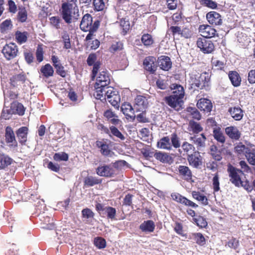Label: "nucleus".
<instances>
[{"instance_id":"obj_1","label":"nucleus","mask_w":255,"mask_h":255,"mask_svg":"<svg viewBox=\"0 0 255 255\" xmlns=\"http://www.w3.org/2000/svg\"><path fill=\"white\" fill-rule=\"evenodd\" d=\"M101 65H94L92 70V77L97 76L95 84L96 91L94 94L96 98H100V94L104 90V87L108 86L110 82L107 70L101 67Z\"/></svg>"},{"instance_id":"obj_2","label":"nucleus","mask_w":255,"mask_h":255,"mask_svg":"<svg viewBox=\"0 0 255 255\" xmlns=\"http://www.w3.org/2000/svg\"><path fill=\"white\" fill-rule=\"evenodd\" d=\"M77 0H68L61 6V15L65 22L70 24L78 19L79 10L77 4Z\"/></svg>"},{"instance_id":"obj_3","label":"nucleus","mask_w":255,"mask_h":255,"mask_svg":"<svg viewBox=\"0 0 255 255\" xmlns=\"http://www.w3.org/2000/svg\"><path fill=\"white\" fill-rule=\"evenodd\" d=\"M92 17L87 13L84 15L81 20L80 27L81 29L84 31H89L88 34L86 37V40H93L95 36V32L99 27V21H95L93 24Z\"/></svg>"},{"instance_id":"obj_4","label":"nucleus","mask_w":255,"mask_h":255,"mask_svg":"<svg viewBox=\"0 0 255 255\" xmlns=\"http://www.w3.org/2000/svg\"><path fill=\"white\" fill-rule=\"evenodd\" d=\"M227 171L230 178V181L236 186L240 187L241 181L240 174H243V171L231 165L228 166Z\"/></svg>"},{"instance_id":"obj_5","label":"nucleus","mask_w":255,"mask_h":255,"mask_svg":"<svg viewBox=\"0 0 255 255\" xmlns=\"http://www.w3.org/2000/svg\"><path fill=\"white\" fill-rule=\"evenodd\" d=\"M17 52V46L13 43L5 45L2 49V53L8 60L14 58L16 56Z\"/></svg>"},{"instance_id":"obj_6","label":"nucleus","mask_w":255,"mask_h":255,"mask_svg":"<svg viewBox=\"0 0 255 255\" xmlns=\"http://www.w3.org/2000/svg\"><path fill=\"white\" fill-rule=\"evenodd\" d=\"M96 173L102 177H111L115 174L114 169L111 165L100 164L96 169Z\"/></svg>"},{"instance_id":"obj_7","label":"nucleus","mask_w":255,"mask_h":255,"mask_svg":"<svg viewBox=\"0 0 255 255\" xmlns=\"http://www.w3.org/2000/svg\"><path fill=\"white\" fill-rule=\"evenodd\" d=\"M197 45L204 53H210L213 51L214 48L213 43L210 40H207L204 38H198Z\"/></svg>"},{"instance_id":"obj_8","label":"nucleus","mask_w":255,"mask_h":255,"mask_svg":"<svg viewBox=\"0 0 255 255\" xmlns=\"http://www.w3.org/2000/svg\"><path fill=\"white\" fill-rule=\"evenodd\" d=\"M165 102L172 108L176 110H179L183 103L182 99L176 97L174 95H171L169 96L165 97Z\"/></svg>"},{"instance_id":"obj_9","label":"nucleus","mask_w":255,"mask_h":255,"mask_svg":"<svg viewBox=\"0 0 255 255\" xmlns=\"http://www.w3.org/2000/svg\"><path fill=\"white\" fill-rule=\"evenodd\" d=\"M147 101L144 97L139 95L134 100V109L136 112H144L147 107Z\"/></svg>"},{"instance_id":"obj_10","label":"nucleus","mask_w":255,"mask_h":255,"mask_svg":"<svg viewBox=\"0 0 255 255\" xmlns=\"http://www.w3.org/2000/svg\"><path fill=\"white\" fill-rule=\"evenodd\" d=\"M199 31L202 36L208 38L214 37L216 33V30L208 25H200L199 27Z\"/></svg>"},{"instance_id":"obj_11","label":"nucleus","mask_w":255,"mask_h":255,"mask_svg":"<svg viewBox=\"0 0 255 255\" xmlns=\"http://www.w3.org/2000/svg\"><path fill=\"white\" fill-rule=\"evenodd\" d=\"M206 18L208 22L215 25H220L222 23L221 15L216 11H210L206 14Z\"/></svg>"},{"instance_id":"obj_12","label":"nucleus","mask_w":255,"mask_h":255,"mask_svg":"<svg viewBox=\"0 0 255 255\" xmlns=\"http://www.w3.org/2000/svg\"><path fill=\"white\" fill-rule=\"evenodd\" d=\"M154 157L163 163L171 164L174 161L173 158L168 153L161 151L156 152L154 154Z\"/></svg>"},{"instance_id":"obj_13","label":"nucleus","mask_w":255,"mask_h":255,"mask_svg":"<svg viewBox=\"0 0 255 255\" xmlns=\"http://www.w3.org/2000/svg\"><path fill=\"white\" fill-rule=\"evenodd\" d=\"M104 115L107 118L108 121L112 124L115 126L121 125L122 121L119 119L118 116L112 110H107L104 112Z\"/></svg>"},{"instance_id":"obj_14","label":"nucleus","mask_w":255,"mask_h":255,"mask_svg":"<svg viewBox=\"0 0 255 255\" xmlns=\"http://www.w3.org/2000/svg\"><path fill=\"white\" fill-rule=\"evenodd\" d=\"M225 132L230 138L235 140H238L241 136V131L236 127H227L225 128Z\"/></svg>"},{"instance_id":"obj_15","label":"nucleus","mask_w":255,"mask_h":255,"mask_svg":"<svg viewBox=\"0 0 255 255\" xmlns=\"http://www.w3.org/2000/svg\"><path fill=\"white\" fill-rule=\"evenodd\" d=\"M197 106L201 111L210 112L212 109V104L210 100L202 98L197 103Z\"/></svg>"},{"instance_id":"obj_16","label":"nucleus","mask_w":255,"mask_h":255,"mask_svg":"<svg viewBox=\"0 0 255 255\" xmlns=\"http://www.w3.org/2000/svg\"><path fill=\"white\" fill-rule=\"evenodd\" d=\"M187 160L189 165L195 168H198L202 163L201 156L198 155V154L196 153L188 155L187 156Z\"/></svg>"},{"instance_id":"obj_17","label":"nucleus","mask_w":255,"mask_h":255,"mask_svg":"<svg viewBox=\"0 0 255 255\" xmlns=\"http://www.w3.org/2000/svg\"><path fill=\"white\" fill-rule=\"evenodd\" d=\"M97 146L101 148V152L102 154L105 156L112 157L114 152L109 149V146L106 141H97L96 142Z\"/></svg>"},{"instance_id":"obj_18","label":"nucleus","mask_w":255,"mask_h":255,"mask_svg":"<svg viewBox=\"0 0 255 255\" xmlns=\"http://www.w3.org/2000/svg\"><path fill=\"white\" fill-rule=\"evenodd\" d=\"M5 137L6 142L9 144V146H16L17 142L14 132L12 128L9 127H7L5 129Z\"/></svg>"},{"instance_id":"obj_19","label":"nucleus","mask_w":255,"mask_h":255,"mask_svg":"<svg viewBox=\"0 0 255 255\" xmlns=\"http://www.w3.org/2000/svg\"><path fill=\"white\" fill-rule=\"evenodd\" d=\"M158 148L170 150L172 147L169 136H164L161 138L157 143Z\"/></svg>"},{"instance_id":"obj_20","label":"nucleus","mask_w":255,"mask_h":255,"mask_svg":"<svg viewBox=\"0 0 255 255\" xmlns=\"http://www.w3.org/2000/svg\"><path fill=\"white\" fill-rule=\"evenodd\" d=\"M121 110L123 114L128 117L134 120L135 118L134 111L135 109L133 108L129 104L125 103L123 104L121 107Z\"/></svg>"},{"instance_id":"obj_21","label":"nucleus","mask_w":255,"mask_h":255,"mask_svg":"<svg viewBox=\"0 0 255 255\" xmlns=\"http://www.w3.org/2000/svg\"><path fill=\"white\" fill-rule=\"evenodd\" d=\"M178 171L179 175L184 179L189 180L191 179L192 172L188 166L179 165L178 167Z\"/></svg>"},{"instance_id":"obj_22","label":"nucleus","mask_w":255,"mask_h":255,"mask_svg":"<svg viewBox=\"0 0 255 255\" xmlns=\"http://www.w3.org/2000/svg\"><path fill=\"white\" fill-rule=\"evenodd\" d=\"M170 89L172 91V95H174L182 99L183 98L185 92L182 86L177 84H173L171 85Z\"/></svg>"},{"instance_id":"obj_23","label":"nucleus","mask_w":255,"mask_h":255,"mask_svg":"<svg viewBox=\"0 0 255 255\" xmlns=\"http://www.w3.org/2000/svg\"><path fill=\"white\" fill-rule=\"evenodd\" d=\"M206 138L203 133L200 135L191 136L190 140L192 141L193 142L196 144L198 148L203 147L205 145V140Z\"/></svg>"},{"instance_id":"obj_24","label":"nucleus","mask_w":255,"mask_h":255,"mask_svg":"<svg viewBox=\"0 0 255 255\" xmlns=\"http://www.w3.org/2000/svg\"><path fill=\"white\" fill-rule=\"evenodd\" d=\"M117 91L114 90L113 87L111 86H105L104 87V90L102 91V93H100V98H96L97 99L101 100L103 101L104 100H107L109 97L112 96V95L115 93Z\"/></svg>"},{"instance_id":"obj_25","label":"nucleus","mask_w":255,"mask_h":255,"mask_svg":"<svg viewBox=\"0 0 255 255\" xmlns=\"http://www.w3.org/2000/svg\"><path fill=\"white\" fill-rule=\"evenodd\" d=\"M28 128L23 127L19 128L16 132L18 140L21 144H24L27 140Z\"/></svg>"},{"instance_id":"obj_26","label":"nucleus","mask_w":255,"mask_h":255,"mask_svg":"<svg viewBox=\"0 0 255 255\" xmlns=\"http://www.w3.org/2000/svg\"><path fill=\"white\" fill-rule=\"evenodd\" d=\"M54 73V70L51 65H44L40 69V77L48 78L52 76Z\"/></svg>"},{"instance_id":"obj_27","label":"nucleus","mask_w":255,"mask_h":255,"mask_svg":"<svg viewBox=\"0 0 255 255\" xmlns=\"http://www.w3.org/2000/svg\"><path fill=\"white\" fill-rule=\"evenodd\" d=\"M229 112L235 120H241L243 117V110L239 107L230 108Z\"/></svg>"},{"instance_id":"obj_28","label":"nucleus","mask_w":255,"mask_h":255,"mask_svg":"<svg viewBox=\"0 0 255 255\" xmlns=\"http://www.w3.org/2000/svg\"><path fill=\"white\" fill-rule=\"evenodd\" d=\"M155 228L154 222L151 220L143 222L140 224L139 229L144 232H152Z\"/></svg>"},{"instance_id":"obj_29","label":"nucleus","mask_w":255,"mask_h":255,"mask_svg":"<svg viewBox=\"0 0 255 255\" xmlns=\"http://www.w3.org/2000/svg\"><path fill=\"white\" fill-rule=\"evenodd\" d=\"M26 77L24 74H18L13 76L10 78L11 84L13 86L20 85L24 83Z\"/></svg>"},{"instance_id":"obj_30","label":"nucleus","mask_w":255,"mask_h":255,"mask_svg":"<svg viewBox=\"0 0 255 255\" xmlns=\"http://www.w3.org/2000/svg\"><path fill=\"white\" fill-rule=\"evenodd\" d=\"M229 78L235 87L239 86L241 84V79L239 74L236 71H231L229 74Z\"/></svg>"},{"instance_id":"obj_31","label":"nucleus","mask_w":255,"mask_h":255,"mask_svg":"<svg viewBox=\"0 0 255 255\" xmlns=\"http://www.w3.org/2000/svg\"><path fill=\"white\" fill-rule=\"evenodd\" d=\"M107 101L114 107L118 109L120 105L121 98L117 91L115 92L112 96L108 98Z\"/></svg>"},{"instance_id":"obj_32","label":"nucleus","mask_w":255,"mask_h":255,"mask_svg":"<svg viewBox=\"0 0 255 255\" xmlns=\"http://www.w3.org/2000/svg\"><path fill=\"white\" fill-rule=\"evenodd\" d=\"M209 79L207 78L206 74L202 75L198 80H197L195 83V85L200 89H203V88L208 86V82Z\"/></svg>"},{"instance_id":"obj_33","label":"nucleus","mask_w":255,"mask_h":255,"mask_svg":"<svg viewBox=\"0 0 255 255\" xmlns=\"http://www.w3.org/2000/svg\"><path fill=\"white\" fill-rule=\"evenodd\" d=\"M84 184L87 186H93L101 183V180L97 178L96 177L88 176L84 179Z\"/></svg>"},{"instance_id":"obj_34","label":"nucleus","mask_w":255,"mask_h":255,"mask_svg":"<svg viewBox=\"0 0 255 255\" xmlns=\"http://www.w3.org/2000/svg\"><path fill=\"white\" fill-rule=\"evenodd\" d=\"M192 195L195 199L201 202L203 205H207L208 204L207 197L205 196L200 194L199 192L193 191L192 193Z\"/></svg>"},{"instance_id":"obj_35","label":"nucleus","mask_w":255,"mask_h":255,"mask_svg":"<svg viewBox=\"0 0 255 255\" xmlns=\"http://www.w3.org/2000/svg\"><path fill=\"white\" fill-rule=\"evenodd\" d=\"M28 33L27 32H20L17 31L15 33V39L18 43L22 44L25 43L27 39Z\"/></svg>"},{"instance_id":"obj_36","label":"nucleus","mask_w":255,"mask_h":255,"mask_svg":"<svg viewBox=\"0 0 255 255\" xmlns=\"http://www.w3.org/2000/svg\"><path fill=\"white\" fill-rule=\"evenodd\" d=\"M170 141L171 140V144L172 145V147L173 146L175 148H177L180 147L181 143L180 138L177 135L176 132H173L170 135V137H169Z\"/></svg>"},{"instance_id":"obj_37","label":"nucleus","mask_w":255,"mask_h":255,"mask_svg":"<svg viewBox=\"0 0 255 255\" xmlns=\"http://www.w3.org/2000/svg\"><path fill=\"white\" fill-rule=\"evenodd\" d=\"M250 149V148L249 147L243 144L242 142L238 143L235 147V152L240 155L244 154L246 155V153L248 151H249Z\"/></svg>"},{"instance_id":"obj_38","label":"nucleus","mask_w":255,"mask_h":255,"mask_svg":"<svg viewBox=\"0 0 255 255\" xmlns=\"http://www.w3.org/2000/svg\"><path fill=\"white\" fill-rule=\"evenodd\" d=\"M12 159L4 154L0 155V168H4L11 164Z\"/></svg>"},{"instance_id":"obj_39","label":"nucleus","mask_w":255,"mask_h":255,"mask_svg":"<svg viewBox=\"0 0 255 255\" xmlns=\"http://www.w3.org/2000/svg\"><path fill=\"white\" fill-rule=\"evenodd\" d=\"M210 153L215 160L220 161L222 158L221 152L217 149L216 146L212 145L211 147Z\"/></svg>"},{"instance_id":"obj_40","label":"nucleus","mask_w":255,"mask_h":255,"mask_svg":"<svg viewBox=\"0 0 255 255\" xmlns=\"http://www.w3.org/2000/svg\"><path fill=\"white\" fill-rule=\"evenodd\" d=\"M11 108L13 110L15 109V111H12V113H16L19 115H23L24 113V110L23 105L17 102H13L11 104Z\"/></svg>"},{"instance_id":"obj_41","label":"nucleus","mask_w":255,"mask_h":255,"mask_svg":"<svg viewBox=\"0 0 255 255\" xmlns=\"http://www.w3.org/2000/svg\"><path fill=\"white\" fill-rule=\"evenodd\" d=\"M182 149L183 150L186 152L188 155L192 154L195 149V147L191 143L187 141H184L183 142L181 145Z\"/></svg>"},{"instance_id":"obj_42","label":"nucleus","mask_w":255,"mask_h":255,"mask_svg":"<svg viewBox=\"0 0 255 255\" xmlns=\"http://www.w3.org/2000/svg\"><path fill=\"white\" fill-rule=\"evenodd\" d=\"M213 136L216 140L221 143H224L225 141V137L224 133L219 129H215L213 130Z\"/></svg>"},{"instance_id":"obj_43","label":"nucleus","mask_w":255,"mask_h":255,"mask_svg":"<svg viewBox=\"0 0 255 255\" xmlns=\"http://www.w3.org/2000/svg\"><path fill=\"white\" fill-rule=\"evenodd\" d=\"M245 156L251 165H255V149H250Z\"/></svg>"},{"instance_id":"obj_44","label":"nucleus","mask_w":255,"mask_h":255,"mask_svg":"<svg viewBox=\"0 0 255 255\" xmlns=\"http://www.w3.org/2000/svg\"><path fill=\"white\" fill-rule=\"evenodd\" d=\"M189 126L191 128V130L195 133H198L203 130V128L201 125L193 121L189 122Z\"/></svg>"},{"instance_id":"obj_45","label":"nucleus","mask_w":255,"mask_h":255,"mask_svg":"<svg viewBox=\"0 0 255 255\" xmlns=\"http://www.w3.org/2000/svg\"><path fill=\"white\" fill-rule=\"evenodd\" d=\"M141 42L145 46H149L153 43V39L152 36L149 34H143L141 38Z\"/></svg>"},{"instance_id":"obj_46","label":"nucleus","mask_w":255,"mask_h":255,"mask_svg":"<svg viewBox=\"0 0 255 255\" xmlns=\"http://www.w3.org/2000/svg\"><path fill=\"white\" fill-rule=\"evenodd\" d=\"M68 158V155L64 152L56 153L53 156V159L56 161H67Z\"/></svg>"},{"instance_id":"obj_47","label":"nucleus","mask_w":255,"mask_h":255,"mask_svg":"<svg viewBox=\"0 0 255 255\" xmlns=\"http://www.w3.org/2000/svg\"><path fill=\"white\" fill-rule=\"evenodd\" d=\"M187 112L190 114L192 118L199 120L201 119V115L199 111L194 107H188L187 108Z\"/></svg>"},{"instance_id":"obj_48","label":"nucleus","mask_w":255,"mask_h":255,"mask_svg":"<svg viewBox=\"0 0 255 255\" xmlns=\"http://www.w3.org/2000/svg\"><path fill=\"white\" fill-rule=\"evenodd\" d=\"M104 213L107 214L108 218L112 220L115 219L116 215V210L115 208L106 206Z\"/></svg>"},{"instance_id":"obj_49","label":"nucleus","mask_w":255,"mask_h":255,"mask_svg":"<svg viewBox=\"0 0 255 255\" xmlns=\"http://www.w3.org/2000/svg\"><path fill=\"white\" fill-rule=\"evenodd\" d=\"M193 221L196 224L201 227L205 228L207 226V222L206 220L202 216H198L193 218Z\"/></svg>"},{"instance_id":"obj_50","label":"nucleus","mask_w":255,"mask_h":255,"mask_svg":"<svg viewBox=\"0 0 255 255\" xmlns=\"http://www.w3.org/2000/svg\"><path fill=\"white\" fill-rule=\"evenodd\" d=\"M44 50L42 45H38L36 51V57L37 61L40 63L43 59Z\"/></svg>"},{"instance_id":"obj_51","label":"nucleus","mask_w":255,"mask_h":255,"mask_svg":"<svg viewBox=\"0 0 255 255\" xmlns=\"http://www.w3.org/2000/svg\"><path fill=\"white\" fill-rule=\"evenodd\" d=\"M110 130L112 134L119 138L121 140H124L125 137L124 135L119 131V130L114 126H111L110 127Z\"/></svg>"},{"instance_id":"obj_52","label":"nucleus","mask_w":255,"mask_h":255,"mask_svg":"<svg viewBox=\"0 0 255 255\" xmlns=\"http://www.w3.org/2000/svg\"><path fill=\"white\" fill-rule=\"evenodd\" d=\"M94 245L99 249H103L106 247V242L103 238L97 237L94 240Z\"/></svg>"},{"instance_id":"obj_53","label":"nucleus","mask_w":255,"mask_h":255,"mask_svg":"<svg viewBox=\"0 0 255 255\" xmlns=\"http://www.w3.org/2000/svg\"><path fill=\"white\" fill-rule=\"evenodd\" d=\"M61 21V19L58 16H52L50 18V23L56 29L60 28Z\"/></svg>"},{"instance_id":"obj_54","label":"nucleus","mask_w":255,"mask_h":255,"mask_svg":"<svg viewBox=\"0 0 255 255\" xmlns=\"http://www.w3.org/2000/svg\"><path fill=\"white\" fill-rule=\"evenodd\" d=\"M196 243L200 245H203L205 243V239L202 234L200 233H196L193 235Z\"/></svg>"},{"instance_id":"obj_55","label":"nucleus","mask_w":255,"mask_h":255,"mask_svg":"<svg viewBox=\"0 0 255 255\" xmlns=\"http://www.w3.org/2000/svg\"><path fill=\"white\" fill-rule=\"evenodd\" d=\"M123 48V43L121 42H117L113 43L111 47H110V51L112 52L116 51H119L122 50Z\"/></svg>"},{"instance_id":"obj_56","label":"nucleus","mask_w":255,"mask_h":255,"mask_svg":"<svg viewBox=\"0 0 255 255\" xmlns=\"http://www.w3.org/2000/svg\"><path fill=\"white\" fill-rule=\"evenodd\" d=\"M62 39L64 43V48L69 49L71 47L69 36L66 32H64L62 35Z\"/></svg>"},{"instance_id":"obj_57","label":"nucleus","mask_w":255,"mask_h":255,"mask_svg":"<svg viewBox=\"0 0 255 255\" xmlns=\"http://www.w3.org/2000/svg\"><path fill=\"white\" fill-rule=\"evenodd\" d=\"M82 217L84 218L91 219L93 218L94 216V213L89 209L86 208L82 211Z\"/></svg>"},{"instance_id":"obj_58","label":"nucleus","mask_w":255,"mask_h":255,"mask_svg":"<svg viewBox=\"0 0 255 255\" xmlns=\"http://www.w3.org/2000/svg\"><path fill=\"white\" fill-rule=\"evenodd\" d=\"M201 2L202 4L213 9L217 7V3L212 0H201Z\"/></svg>"},{"instance_id":"obj_59","label":"nucleus","mask_w":255,"mask_h":255,"mask_svg":"<svg viewBox=\"0 0 255 255\" xmlns=\"http://www.w3.org/2000/svg\"><path fill=\"white\" fill-rule=\"evenodd\" d=\"M95 36L94 37V38L93 39L94 40H93L92 41H91V40H87L88 41V44L89 46H90V48L92 49H97L99 47L100 44L99 40H98L97 39H95Z\"/></svg>"},{"instance_id":"obj_60","label":"nucleus","mask_w":255,"mask_h":255,"mask_svg":"<svg viewBox=\"0 0 255 255\" xmlns=\"http://www.w3.org/2000/svg\"><path fill=\"white\" fill-rule=\"evenodd\" d=\"M219 177L216 173L213 178V186L214 191H218L220 190Z\"/></svg>"},{"instance_id":"obj_61","label":"nucleus","mask_w":255,"mask_h":255,"mask_svg":"<svg viewBox=\"0 0 255 255\" xmlns=\"http://www.w3.org/2000/svg\"><path fill=\"white\" fill-rule=\"evenodd\" d=\"M93 4L95 9L98 11L103 10L105 7L103 0H94Z\"/></svg>"},{"instance_id":"obj_62","label":"nucleus","mask_w":255,"mask_h":255,"mask_svg":"<svg viewBox=\"0 0 255 255\" xmlns=\"http://www.w3.org/2000/svg\"><path fill=\"white\" fill-rule=\"evenodd\" d=\"M3 93L4 95L5 101L7 100L8 98H9L10 99H15L17 97V94L11 91L3 90Z\"/></svg>"},{"instance_id":"obj_63","label":"nucleus","mask_w":255,"mask_h":255,"mask_svg":"<svg viewBox=\"0 0 255 255\" xmlns=\"http://www.w3.org/2000/svg\"><path fill=\"white\" fill-rule=\"evenodd\" d=\"M156 84L158 88L162 90L166 89L168 86L166 81L161 79H159L156 81Z\"/></svg>"},{"instance_id":"obj_64","label":"nucleus","mask_w":255,"mask_h":255,"mask_svg":"<svg viewBox=\"0 0 255 255\" xmlns=\"http://www.w3.org/2000/svg\"><path fill=\"white\" fill-rule=\"evenodd\" d=\"M19 20L22 22H25L27 19V12L25 8L20 9L18 13Z\"/></svg>"}]
</instances>
